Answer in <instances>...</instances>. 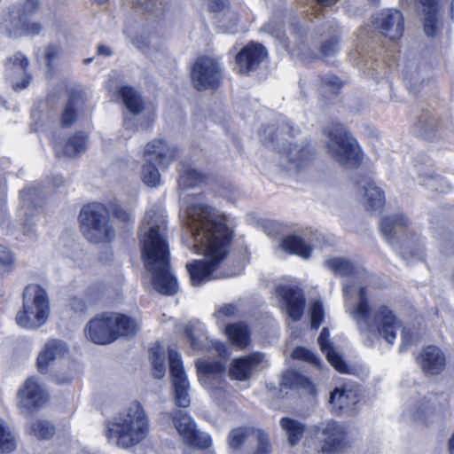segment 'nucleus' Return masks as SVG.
Returning a JSON list of instances; mask_svg holds the SVG:
<instances>
[{
    "label": "nucleus",
    "mask_w": 454,
    "mask_h": 454,
    "mask_svg": "<svg viewBox=\"0 0 454 454\" xmlns=\"http://www.w3.org/2000/svg\"><path fill=\"white\" fill-rule=\"evenodd\" d=\"M39 6L38 0H27L22 7V12L20 15V20H26L27 17L33 13Z\"/></svg>",
    "instance_id": "0e129e2a"
},
{
    "label": "nucleus",
    "mask_w": 454,
    "mask_h": 454,
    "mask_svg": "<svg viewBox=\"0 0 454 454\" xmlns=\"http://www.w3.org/2000/svg\"><path fill=\"white\" fill-rule=\"evenodd\" d=\"M107 208L109 210V214L111 213L114 217L123 223H132L134 220L131 211L125 209L117 202H111Z\"/></svg>",
    "instance_id": "603ef678"
},
{
    "label": "nucleus",
    "mask_w": 454,
    "mask_h": 454,
    "mask_svg": "<svg viewBox=\"0 0 454 454\" xmlns=\"http://www.w3.org/2000/svg\"><path fill=\"white\" fill-rule=\"evenodd\" d=\"M153 120H154L153 116L149 114L139 124V127L138 126L134 127V120H133V118H126L124 122H123V126H124L125 129H131L133 132L137 131L139 129L146 130L147 129H149L152 126V124L153 122Z\"/></svg>",
    "instance_id": "052dcab7"
},
{
    "label": "nucleus",
    "mask_w": 454,
    "mask_h": 454,
    "mask_svg": "<svg viewBox=\"0 0 454 454\" xmlns=\"http://www.w3.org/2000/svg\"><path fill=\"white\" fill-rule=\"evenodd\" d=\"M206 176L191 167H184L178 179V185L181 189L196 187L204 183Z\"/></svg>",
    "instance_id": "58836bf2"
},
{
    "label": "nucleus",
    "mask_w": 454,
    "mask_h": 454,
    "mask_svg": "<svg viewBox=\"0 0 454 454\" xmlns=\"http://www.w3.org/2000/svg\"><path fill=\"white\" fill-rule=\"evenodd\" d=\"M50 315V301L46 291L38 285H28L23 293V308L16 315L18 325L36 329L46 323Z\"/></svg>",
    "instance_id": "0eeeda50"
},
{
    "label": "nucleus",
    "mask_w": 454,
    "mask_h": 454,
    "mask_svg": "<svg viewBox=\"0 0 454 454\" xmlns=\"http://www.w3.org/2000/svg\"><path fill=\"white\" fill-rule=\"evenodd\" d=\"M421 179L423 185L435 192H446L450 188L449 183L440 176L425 174L421 176Z\"/></svg>",
    "instance_id": "49530a36"
},
{
    "label": "nucleus",
    "mask_w": 454,
    "mask_h": 454,
    "mask_svg": "<svg viewBox=\"0 0 454 454\" xmlns=\"http://www.w3.org/2000/svg\"><path fill=\"white\" fill-rule=\"evenodd\" d=\"M43 192L36 187L28 188L20 192V199L24 207H35L43 198Z\"/></svg>",
    "instance_id": "3c124183"
},
{
    "label": "nucleus",
    "mask_w": 454,
    "mask_h": 454,
    "mask_svg": "<svg viewBox=\"0 0 454 454\" xmlns=\"http://www.w3.org/2000/svg\"><path fill=\"white\" fill-rule=\"evenodd\" d=\"M282 248L302 258H309L311 253V247L298 236H288L282 241Z\"/></svg>",
    "instance_id": "c9c22d12"
},
{
    "label": "nucleus",
    "mask_w": 454,
    "mask_h": 454,
    "mask_svg": "<svg viewBox=\"0 0 454 454\" xmlns=\"http://www.w3.org/2000/svg\"><path fill=\"white\" fill-rule=\"evenodd\" d=\"M339 51V39L336 35L331 36L324 41L320 46V52L323 58L334 55Z\"/></svg>",
    "instance_id": "4d7b16f0"
},
{
    "label": "nucleus",
    "mask_w": 454,
    "mask_h": 454,
    "mask_svg": "<svg viewBox=\"0 0 454 454\" xmlns=\"http://www.w3.org/2000/svg\"><path fill=\"white\" fill-rule=\"evenodd\" d=\"M149 417L139 402H132L117 415L106 421L105 434L121 449H130L143 442L149 435Z\"/></svg>",
    "instance_id": "39448f33"
},
{
    "label": "nucleus",
    "mask_w": 454,
    "mask_h": 454,
    "mask_svg": "<svg viewBox=\"0 0 454 454\" xmlns=\"http://www.w3.org/2000/svg\"><path fill=\"white\" fill-rule=\"evenodd\" d=\"M322 82L326 87L329 88L333 93H337V91L341 88L342 82L340 80L335 76L327 74L325 77L322 78Z\"/></svg>",
    "instance_id": "680f3d73"
},
{
    "label": "nucleus",
    "mask_w": 454,
    "mask_h": 454,
    "mask_svg": "<svg viewBox=\"0 0 454 454\" xmlns=\"http://www.w3.org/2000/svg\"><path fill=\"white\" fill-rule=\"evenodd\" d=\"M324 134L326 137V152L332 159L348 168H356L360 164V149L345 126L331 122L325 127Z\"/></svg>",
    "instance_id": "423d86ee"
},
{
    "label": "nucleus",
    "mask_w": 454,
    "mask_h": 454,
    "mask_svg": "<svg viewBox=\"0 0 454 454\" xmlns=\"http://www.w3.org/2000/svg\"><path fill=\"white\" fill-rule=\"evenodd\" d=\"M29 61L21 52L10 57L6 62V75L16 91L27 88L31 81V75L27 73Z\"/></svg>",
    "instance_id": "dca6fc26"
},
{
    "label": "nucleus",
    "mask_w": 454,
    "mask_h": 454,
    "mask_svg": "<svg viewBox=\"0 0 454 454\" xmlns=\"http://www.w3.org/2000/svg\"><path fill=\"white\" fill-rule=\"evenodd\" d=\"M325 265L335 275L340 277H348L353 275L356 271L354 264L350 261L341 257L328 259L325 262Z\"/></svg>",
    "instance_id": "ea45409f"
},
{
    "label": "nucleus",
    "mask_w": 454,
    "mask_h": 454,
    "mask_svg": "<svg viewBox=\"0 0 454 454\" xmlns=\"http://www.w3.org/2000/svg\"><path fill=\"white\" fill-rule=\"evenodd\" d=\"M276 292L283 299L288 317L294 321H299L305 307L303 292L298 287L292 286H279Z\"/></svg>",
    "instance_id": "5701e85b"
},
{
    "label": "nucleus",
    "mask_w": 454,
    "mask_h": 454,
    "mask_svg": "<svg viewBox=\"0 0 454 454\" xmlns=\"http://www.w3.org/2000/svg\"><path fill=\"white\" fill-rule=\"evenodd\" d=\"M225 333L231 343L239 348H245L250 343V332L243 323L228 325L225 327Z\"/></svg>",
    "instance_id": "72a5a7b5"
},
{
    "label": "nucleus",
    "mask_w": 454,
    "mask_h": 454,
    "mask_svg": "<svg viewBox=\"0 0 454 454\" xmlns=\"http://www.w3.org/2000/svg\"><path fill=\"white\" fill-rule=\"evenodd\" d=\"M413 2L423 14L425 34L431 37L436 36L441 30L437 0H400V4L404 7L411 6Z\"/></svg>",
    "instance_id": "f3484780"
},
{
    "label": "nucleus",
    "mask_w": 454,
    "mask_h": 454,
    "mask_svg": "<svg viewBox=\"0 0 454 454\" xmlns=\"http://www.w3.org/2000/svg\"><path fill=\"white\" fill-rule=\"evenodd\" d=\"M264 29L271 34L274 37L278 38L282 43L286 44L285 35L282 27L279 25H275L273 22H269L264 26Z\"/></svg>",
    "instance_id": "e2e57ef3"
},
{
    "label": "nucleus",
    "mask_w": 454,
    "mask_h": 454,
    "mask_svg": "<svg viewBox=\"0 0 454 454\" xmlns=\"http://www.w3.org/2000/svg\"><path fill=\"white\" fill-rule=\"evenodd\" d=\"M269 366L265 355L261 352H254L248 356L235 358L231 361L229 375L231 379L245 381L249 380L254 373Z\"/></svg>",
    "instance_id": "ddd939ff"
},
{
    "label": "nucleus",
    "mask_w": 454,
    "mask_h": 454,
    "mask_svg": "<svg viewBox=\"0 0 454 454\" xmlns=\"http://www.w3.org/2000/svg\"><path fill=\"white\" fill-rule=\"evenodd\" d=\"M111 312L91 319L88 325V337L96 344L105 345L114 341Z\"/></svg>",
    "instance_id": "aec40b11"
},
{
    "label": "nucleus",
    "mask_w": 454,
    "mask_h": 454,
    "mask_svg": "<svg viewBox=\"0 0 454 454\" xmlns=\"http://www.w3.org/2000/svg\"><path fill=\"white\" fill-rule=\"evenodd\" d=\"M68 351L67 344L58 339H50L37 356V369L41 373H47L51 364L62 358Z\"/></svg>",
    "instance_id": "393cba45"
},
{
    "label": "nucleus",
    "mask_w": 454,
    "mask_h": 454,
    "mask_svg": "<svg viewBox=\"0 0 454 454\" xmlns=\"http://www.w3.org/2000/svg\"><path fill=\"white\" fill-rule=\"evenodd\" d=\"M20 21L22 22V30L26 35H37L42 29L39 23L27 22L26 20Z\"/></svg>",
    "instance_id": "338daca9"
},
{
    "label": "nucleus",
    "mask_w": 454,
    "mask_h": 454,
    "mask_svg": "<svg viewBox=\"0 0 454 454\" xmlns=\"http://www.w3.org/2000/svg\"><path fill=\"white\" fill-rule=\"evenodd\" d=\"M185 223L192 239L188 245L191 251L203 254L204 258L186 264L192 286H199L207 281L239 275L241 268L221 270L229 254L232 231L226 225L225 218L215 208L202 203L200 194L188 195L184 199Z\"/></svg>",
    "instance_id": "f257e3e1"
},
{
    "label": "nucleus",
    "mask_w": 454,
    "mask_h": 454,
    "mask_svg": "<svg viewBox=\"0 0 454 454\" xmlns=\"http://www.w3.org/2000/svg\"><path fill=\"white\" fill-rule=\"evenodd\" d=\"M279 425L286 432L288 443L291 447L300 442L306 430V427L303 423L287 417L282 418L279 421Z\"/></svg>",
    "instance_id": "473e14b6"
},
{
    "label": "nucleus",
    "mask_w": 454,
    "mask_h": 454,
    "mask_svg": "<svg viewBox=\"0 0 454 454\" xmlns=\"http://www.w3.org/2000/svg\"><path fill=\"white\" fill-rule=\"evenodd\" d=\"M357 402L356 393L351 389L335 388L330 395V403L337 410H342L354 405Z\"/></svg>",
    "instance_id": "4c0bfd02"
},
{
    "label": "nucleus",
    "mask_w": 454,
    "mask_h": 454,
    "mask_svg": "<svg viewBox=\"0 0 454 454\" xmlns=\"http://www.w3.org/2000/svg\"><path fill=\"white\" fill-rule=\"evenodd\" d=\"M12 253L4 246L0 245V264L3 266H11L14 263Z\"/></svg>",
    "instance_id": "69168bd1"
},
{
    "label": "nucleus",
    "mask_w": 454,
    "mask_h": 454,
    "mask_svg": "<svg viewBox=\"0 0 454 454\" xmlns=\"http://www.w3.org/2000/svg\"><path fill=\"white\" fill-rule=\"evenodd\" d=\"M167 221L156 210L146 212L139 231L142 259L152 274V284L161 294L172 295L178 290L171 273L170 254L167 239Z\"/></svg>",
    "instance_id": "f03ea898"
},
{
    "label": "nucleus",
    "mask_w": 454,
    "mask_h": 454,
    "mask_svg": "<svg viewBox=\"0 0 454 454\" xmlns=\"http://www.w3.org/2000/svg\"><path fill=\"white\" fill-rule=\"evenodd\" d=\"M318 345L323 353L325 354L329 363L340 372L348 373V366L342 359L341 356L335 350L330 340V333L328 328L324 327L317 339Z\"/></svg>",
    "instance_id": "cd10ccee"
},
{
    "label": "nucleus",
    "mask_w": 454,
    "mask_h": 454,
    "mask_svg": "<svg viewBox=\"0 0 454 454\" xmlns=\"http://www.w3.org/2000/svg\"><path fill=\"white\" fill-rule=\"evenodd\" d=\"M132 44L139 51L146 55L152 53V36L148 34H141L134 37L131 41Z\"/></svg>",
    "instance_id": "5fc2aeb1"
},
{
    "label": "nucleus",
    "mask_w": 454,
    "mask_h": 454,
    "mask_svg": "<svg viewBox=\"0 0 454 454\" xmlns=\"http://www.w3.org/2000/svg\"><path fill=\"white\" fill-rule=\"evenodd\" d=\"M150 359L152 361L153 376L162 379L166 374L165 353L162 347L157 345L150 349Z\"/></svg>",
    "instance_id": "79ce46f5"
},
{
    "label": "nucleus",
    "mask_w": 454,
    "mask_h": 454,
    "mask_svg": "<svg viewBox=\"0 0 454 454\" xmlns=\"http://www.w3.org/2000/svg\"><path fill=\"white\" fill-rule=\"evenodd\" d=\"M162 419L172 421L183 441L191 447L207 449L211 445L210 436L196 428L195 422L183 411L176 410L173 412H165Z\"/></svg>",
    "instance_id": "1a4fd4ad"
},
{
    "label": "nucleus",
    "mask_w": 454,
    "mask_h": 454,
    "mask_svg": "<svg viewBox=\"0 0 454 454\" xmlns=\"http://www.w3.org/2000/svg\"><path fill=\"white\" fill-rule=\"evenodd\" d=\"M196 369L200 383L209 390L223 389L225 364L222 361L199 359Z\"/></svg>",
    "instance_id": "4468645a"
},
{
    "label": "nucleus",
    "mask_w": 454,
    "mask_h": 454,
    "mask_svg": "<svg viewBox=\"0 0 454 454\" xmlns=\"http://www.w3.org/2000/svg\"><path fill=\"white\" fill-rule=\"evenodd\" d=\"M349 314L360 333L364 336L366 345H372L380 336L392 344L401 327L400 321L388 307L380 305L373 309L370 308L364 287L359 289L358 302L353 309H349Z\"/></svg>",
    "instance_id": "20e7f679"
},
{
    "label": "nucleus",
    "mask_w": 454,
    "mask_h": 454,
    "mask_svg": "<svg viewBox=\"0 0 454 454\" xmlns=\"http://www.w3.org/2000/svg\"><path fill=\"white\" fill-rule=\"evenodd\" d=\"M156 165L157 164L145 161L142 167V181L151 188L158 187L160 184V174Z\"/></svg>",
    "instance_id": "37998d69"
},
{
    "label": "nucleus",
    "mask_w": 454,
    "mask_h": 454,
    "mask_svg": "<svg viewBox=\"0 0 454 454\" xmlns=\"http://www.w3.org/2000/svg\"><path fill=\"white\" fill-rule=\"evenodd\" d=\"M20 405L27 411L39 409L48 401V395L34 377L28 378L19 390Z\"/></svg>",
    "instance_id": "a211bd4d"
},
{
    "label": "nucleus",
    "mask_w": 454,
    "mask_h": 454,
    "mask_svg": "<svg viewBox=\"0 0 454 454\" xmlns=\"http://www.w3.org/2000/svg\"><path fill=\"white\" fill-rule=\"evenodd\" d=\"M292 357L294 359L304 360L315 364H319V358H317L313 352L302 347L296 348L292 353Z\"/></svg>",
    "instance_id": "13d9d810"
},
{
    "label": "nucleus",
    "mask_w": 454,
    "mask_h": 454,
    "mask_svg": "<svg viewBox=\"0 0 454 454\" xmlns=\"http://www.w3.org/2000/svg\"><path fill=\"white\" fill-rule=\"evenodd\" d=\"M191 77L198 90L216 89L223 79L222 68L215 59L200 57L192 68Z\"/></svg>",
    "instance_id": "9d476101"
},
{
    "label": "nucleus",
    "mask_w": 454,
    "mask_h": 454,
    "mask_svg": "<svg viewBox=\"0 0 454 454\" xmlns=\"http://www.w3.org/2000/svg\"><path fill=\"white\" fill-rule=\"evenodd\" d=\"M254 436L256 446L253 454H270L272 446L269 434L264 430L256 428Z\"/></svg>",
    "instance_id": "8fccbe9b"
},
{
    "label": "nucleus",
    "mask_w": 454,
    "mask_h": 454,
    "mask_svg": "<svg viewBox=\"0 0 454 454\" xmlns=\"http://www.w3.org/2000/svg\"><path fill=\"white\" fill-rule=\"evenodd\" d=\"M421 370L428 375L439 374L445 367V356L435 346H427L417 357Z\"/></svg>",
    "instance_id": "a878e982"
},
{
    "label": "nucleus",
    "mask_w": 454,
    "mask_h": 454,
    "mask_svg": "<svg viewBox=\"0 0 454 454\" xmlns=\"http://www.w3.org/2000/svg\"><path fill=\"white\" fill-rule=\"evenodd\" d=\"M85 99L84 93L81 90L70 92L69 100L60 116L62 127H70L77 120L79 114L83 111Z\"/></svg>",
    "instance_id": "bb28decb"
},
{
    "label": "nucleus",
    "mask_w": 454,
    "mask_h": 454,
    "mask_svg": "<svg viewBox=\"0 0 454 454\" xmlns=\"http://www.w3.org/2000/svg\"><path fill=\"white\" fill-rule=\"evenodd\" d=\"M168 364L176 404L179 407H188L191 403L190 384L184 372L180 354L171 348L168 349Z\"/></svg>",
    "instance_id": "9b49d317"
},
{
    "label": "nucleus",
    "mask_w": 454,
    "mask_h": 454,
    "mask_svg": "<svg viewBox=\"0 0 454 454\" xmlns=\"http://www.w3.org/2000/svg\"><path fill=\"white\" fill-rule=\"evenodd\" d=\"M120 95L126 108L134 115L144 109V103L139 93L132 87H122Z\"/></svg>",
    "instance_id": "f704fd0d"
},
{
    "label": "nucleus",
    "mask_w": 454,
    "mask_h": 454,
    "mask_svg": "<svg viewBox=\"0 0 454 454\" xmlns=\"http://www.w3.org/2000/svg\"><path fill=\"white\" fill-rule=\"evenodd\" d=\"M294 129L288 121L275 127H264L261 133V141L266 145L279 148L278 166L290 176L305 170L311 163L315 151L306 141L293 143Z\"/></svg>",
    "instance_id": "7ed1b4c3"
},
{
    "label": "nucleus",
    "mask_w": 454,
    "mask_h": 454,
    "mask_svg": "<svg viewBox=\"0 0 454 454\" xmlns=\"http://www.w3.org/2000/svg\"><path fill=\"white\" fill-rule=\"evenodd\" d=\"M235 313L236 307L232 304H226L217 310L216 317L218 318H221L222 317H232Z\"/></svg>",
    "instance_id": "774afa93"
},
{
    "label": "nucleus",
    "mask_w": 454,
    "mask_h": 454,
    "mask_svg": "<svg viewBox=\"0 0 454 454\" xmlns=\"http://www.w3.org/2000/svg\"><path fill=\"white\" fill-rule=\"evenodd\" d=\"M185 334L190 341V346L194 350H204L208 348V344L218 353L222 357H228L230 352L226 347L219 341H209L207 336L202 331L200 325L197 323L193 325L192 323L186 325Z\"/></svg>",
    "instance_id": "b1692460"
},
{
    "label": "nucleus",
    "mask_w": 454,
    "mask_h": 454,
    "mask_svg": "<svg viewBox=\"0 0 454 454\" xmlns=\"http://www.w3.org/2000/svg\"><path fill=\"white\" fill-rule=\"evenodd\" d=\"M324 309L323 304L319 301H315L311 304L310 317L311 327L317 329L324 321Z\"/></svg>",
    "instance_id": "6e6d98bb"
},
{
    "label": "nucleus",
    "mask_w": 454,
    "mask_h": 454,
    "mask_svg": "<svg viewBox=\"0 0 454 454\" xmlns=\"http://www.w3.org/2000/svg\"><path fill=\"white\" fill-rule=\"evenodd\" d=\"M431 401V398L424 397L412 405L411 413L414 419H423L433 412L434 405Z\"/></svg>",
    "instance_id": "de8ad7c7"
},
{
    "label": "nucleus",
    "mask_w": 454,
    "mask_h": 454,
    "mask_svg": "<svg viewBox=\"0 0 454 454\" xmlns=\"http://www.w3.org/2000/svg\"><path fill=\"white\" fill-rule=\"evenodd\" d=\"M355 184L363 195V204L367 210H379L385 203L384 192L368 176H356Z\"/></svg>",
    "instance_id": "6ab92c4d"
},
{
    "label": "nucleus",
    "mask_w": 454,
    "mask_h": 454,
    "mask_svg": "<svg viewBox=\"0 0 454 454\" xmlns=\"http://www.w3.org/2000/svg\"><path fill=\"white\" fill-rule=\"evenodd\" d=\"M253 427H239L231 429L228 434L227 442L233 451L239 450L249 436L255 434Z\"/></svg>",
    "instance_id": "e433bc0d"
},
{
    "label": "nucleus",
    "mask_w": 454,
    "mask_h": 454,
    "mask_svg": "<svg viewBox=\"0 0 454 454\" xmlns=\"http://www.w3.org/2000/svg\"><path fill=\"white\" fill-rule=\"evenodd\" d=\"M238 20L237 13L231 10H227L223 13L219 22H221V27L223 32L235 33L237 30L236 27Z\"/></svg>",
    "instance_id": "864d4df0"
},
{
    "label": "nucleus",
    "mask_w": 454,
    "mask_h": 454,
    "mask_svg": "<svg viewBox=\"0 0 454 454\" xmlns=\"http://www.w3.org/2000/svg\"><path fill=\"white\" fill-rule=\"evenodd\" d=\"M87 135L83 132L75 133L67 143L54 145V151L58 158L74 157L86 150Z\"/></svg>",
    "instance_id": "c756f323"
},
{
    "label": "nucleus",
    "mask_w": 454,
    "mask_h": 454,
    "mask_svg": "<svg viewBox=\"0 0 454 454\" xmlns=\"http://www.w3.org/2000/svg\"><path fill=\"white\" fill-rule=\"evenodd\" d=\"M87 135L83 132L75 133L67 143L54 145V151L58 158L74 157L86 150Z\"/></svg>",
    "instance_id": "c85d7f7f"
},
{
    "label": "nucleus",
    "mask_w": 454,
    "mask_h": 454,
    "mask_svg": "<svg viewBox=\"0 0 454 454\" xmlns=\"http://www.w3.org/2000/svg\"><path fill=\"white\" fill-rule=\"evenodd\" d=\"M315 432L321 442V454H335L343 448L346 430L337 421L321 422L316 427Z\"/></svg>",
    "instance_id": "f8f14e48"
},
{
    "label": "nucleus",
    "mask_w": 454,
    "mask_h": 454,
    "mask_svg": "<svg viewBox=\"0 0 454 454\" xmlns=\"http://www.w3.org/2000/svg\"><path fill=\"white\" fill-rule=\"evenodd\" d=\"M62 53V49L59 44H50L45 48V60L46 66L51 69L52 63L59 58Z\"/></svg>",
    "instance_id": "bf43d9fd"
},
{
    "label": "nucleus",
    "mask_w": 454,
    "mask_h": 454,
    "mask_svg": "<svg viewBox=\"0 0 454 454\" xmlns=\"http://www.w3.org/2000/svg\"><path fill=\"white\" fill-rule=\"evenodd\" d=\"M111 316L114 340L119 337H133L138 332L140 323L136 318L112 312Z\"/></svg>",
    "instance_id": "7c9ffc66"
},
{
    "label": "nucleus",
    "mask_w": 454,
    "mask_h": 454,
    "mask_svg": "<svg viewBox=\"0 0 454 454\" xmlns=\"http://www.w3.org/2000/svg\"><path fill=\"white\" fill-rule=\"evenodd\" d=\"M266 57L267 51L263 45L250 43L238 53L236 62L241 73L248 74L255 70Z\"/></svg>",
    "instance_id": "4be33fe9"
},
{
    "label": "nucleus",
    "mask_w": 454,
    "mask_h": 454,
    "mask_svg": "<svg viewBox=\"0 0 454 454\" xmlns=\"http://www.w3.org/2000/svg\"><path fill=\"white\" fill-rule=\"evenodd\" d=\"M416 125L419 129V134L425 138H429L433 130L434 129L436 121L431 114L426 112L419 117Z\"/></svg>",
    "instance_id": "09e8293b"
},
{
    "label": "nucleus",
    "mask_w": 454,
    "mask_h": 454,
    "mask_svg": "<svg viewBox=\"0 0 454 454\" xmlns=\"http://www.w3.org/2000/svg\"><path fill=\"white\" fill-rule=\"evenodd\" d=\"M143 157L146 162L166 168L175 160L176 149L162 139H154L146 144Z\"/></svg>",
    "instance_id": "412c9836"
},
{
    "label": "nucleus",
    "mask_w": 454,
    "mask_h": 454,
    "mask_svg": "<svg viewBox=\"0 0 454 454\" xmlns=\"http://www.w3.org/2000/svg\"><path fill=\"white\" fill-rule=\"evenodd\" d=\"M30 434H33L40 440L49 439L55 433L54 426L47 420L38 419L31 423Z\"/></svg>",
    "instance_id": "a18cd8bd"
},
{
    "label": "nucleus",
    "mask_w": 454,
    "mask_h": 454,
    "mask_svg": "<svg viewBox=\"0 0 454 454\" xmlns=\"http://www.w3.org/2000/svg\"><path fill=\"white\" fill-rule=\"evenodd\" d=\"M79 220L82 232L90 242H109L114 237V230L109 221V210L102 203L84 206Z\"/></svg>",
    "instance_id": "6e6552de"
},
{
    "label": "nucleus",
    "mask_w": 454,
    "mask_h": 454,
    "mask_svg": "<svg viewBox=\"0 0 454 454\" xmlns=\"http://www.w3.org/2000/svg\"><path fill=\"white\" fill-rule=\"evenodd\" d=\"M15 448V436L5 422L0 419V453H10Z\"/></svg>",
    "instance_id": "c03bdc74"
},
{
    "label": "nucleus",
    "mask_w": 454,
    "mask_h": 454,
    "mask_svg": "<svg viewBox=\"0 0 454 454\" xmlns=\"http://www.w3.org/2000/svg\"><path fill=\"white\" fill-rule=\"evenodd\" d=\"M409 221L403 214H396L383 217L380 223V230L387 240H391L395 236L403 231L408 226Z\"/></svg>",
    "instance_id": "2f4dec72"
},
{
    "label": "nucleus",
    "mask_w": 454,
    "mask_h": 454,
    "mask_svg": "<svg viewBox=\"0 0 454 454\" xmlns=\"http://www.w3.org/2000/svg\"><path fill=\"white\" fill-rule=\"evenodd\" d=\"M374 25L382 35L391 41L399 40L404 31L403 13L396 9L382 11L375 19Z\"/></svg>",
    "instance_id": "2eb2a0df"
},
{
    "label": "nucleus",
    "mask_w": 454,
    "mask_h": 454,
    "mask_svg": "<svg viewBox=\"0 0 454 454\" xmlns=\"http://www.w3.org/2000/svg\"><path fill=\"white\" fill-rule=\"evenodd\" d=\"M281 386L288 388H309V379L296 371H287L282 376Z\"/></svg>",
    "instance_id": "a19ab883"
}]
</instances>
